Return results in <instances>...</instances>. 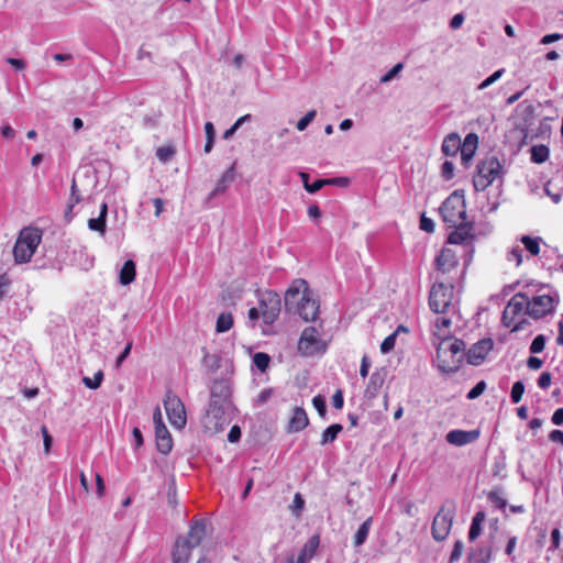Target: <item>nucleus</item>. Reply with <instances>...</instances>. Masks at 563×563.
Here are the masks:
<instances>
[{
  "label": "nucleus",
  "instance_id": "1",
  "mask_svg": "<svg viewBox=\"0 0 563 563\" xmlns=\"http://www.w3.org/2000/svg\"><path fill=\"white\" fill-rule=\"evenodd\" d=\"M465 357V343L456 338L443 336L437 346V367L445 374L455 373Z\"/></svg>",
  "mask_w": 563,
  "mask_h": 563
},
{
  "label": "nucleus",
  "instance_id": "2",
  "mask_svg": "<svg viewBox=\"0 0 563 563\" xmlns=\"http://www.w3.org/2000/svg\"><path fill=\"white\" fill-rule=\"evenodd\" d=\"M232 409L233 405L209 401L201 419L205 431L210 434L221 432L231 422Z\"/></svg>",
  "mask_w": 563,
  "mask_h": 563
},
{
  "label": "nucleus",
  "instance_id": "3",
  "mask_svg": "<svg viewBox=\"0 0 563 563\" xmlns=\"http://www.w3.org/2000/svg\"><path fill=\"white\" fill-rule=\"evenodd\" d=\"M504 176V167L495 156L482 159L476 166V173L473 177V186L476 191L485 190L496 179Z\"/></svg>",
  "mask_w": 563,
  "mask_h": 563
},
{
  "label": "nucleus",
  "instance_id": "4",
  "mask_svg": "<svg viewBox=\"0 0 563 563\" xmlns=\"http://www.w3.org/2000/svg\"><path fill=\"white\" fill-rule=\"evenodd\" d=\"M454 277H438L429 294V307L434 313H445L453 299Z\"/></svg>",
  "mask_w": 563,
  "mask_h": 563
},
{
  "label": "nucleus",
  "instance_id": "5",
  "mask_svg": "<svg viewBox=\"0 0 563 563\" xmlns=\"http://www.w3.org/2000/svg\"><path fill=\"white\" fill-rule=\"evenodd\" d=\"M442 220L449 225H459L466 220V203L463 191L455 190L441 205Z\"/></svg>",
  "mask_w": 563,
  "mask_h": 563
},
{
  "label": "nucleus",
  "instance_id": "6",
  "mask_svg": "<svg viewBox=\"0 0 563 563\" xmlns=\"http://www.w3.org/2000/svg\"><path fill=\"white\" fill-rule=\"evenodd\" d=\"M41 240L42 234L37 229L22 230L13 247L15 263H27L35 253Z\"/></svg>",
  "mask_w": 563,
  "mask_h": 563
},
{
  "label": "nucleus",
  "instance_id": "7",
  "mask_svg": "<svg viewBox=\"0 0 563 563\" xmlns=\"http://www.w3.org/2000/svg\"><path fill=\"white\" fill-rule=\"evenodd\" d=\"M454 518V507L443 505L433 518L431 532L437 541H443L448 538Z\"/></svg>",
  "mask_w": 563,
  "mask_h": 563
},
{
  "label": "nucleus",
  "instance_id": "8",
  "mask_svg": "<svg viewBox=\"0 0 563 563\" xmlns=\"http://www.w3.org/2000/svg\"><path fill=\"white\" fill-rule=\"evenodd\" d=\"M324 350L318 330L314 327L303 329L298 341V352L303 356H313Z\"/></svg>",
  "mask_w": 563,
  "mask_h": 563
},
{
  "label": "nucleus",
  "instance_id": "9",
  "mask_svg": "<svg viewBox=\"0 0 563 563\" xmlns=\"http://www.w3.org/2000/svg\"><path fill=\"white\" fill-rule=\"evenodd\" d=\"M282 302L280 297L273 290H267L260 296V310L261 316L266 324H272L276 321L280 313Z\"/></svg>",
  "mask_w": 563,
  "mask_h": 563
},
{
  "label": "nucleus",
  "instance_id": "10",
  "mask_svg": "<svg viewBox=\"0 0 563 563\" xmlns=\"http://www.w3.org/2000/svg\"><path fill=\"white\" fill-rule=\"evenodd\" d=\"M164 407L170 424L176 429H183L186 426L187 418L185 406L180 398L168 391L164 399Z\"/></svg>",
  "mask_w": 563,
  "mask_h": 563
},
{
  "label": "nucleus",
  "instance_id": "11",
  "mask_svg": "<svg viewBox=\"0 0 563 563\" xmlns=\"http://www.w3.org/2000/svg\"><path fill=\"white\" fill-rule=\"evenodd\" d=\"M554 309V298L550 295L534 296L531 300L528 298V316L534 319L552 313Z\"/></svg>",
  "mask_w": 563,
  "mask_h": 563
},
{
  "label": "nucleus",
  "instance_id": "12",
  "mask_svg": "<svg viewBox=\"0 0 563 563\" xmlns=\"http://www.w3.org/2000/svg\"><path fill=\"white\" fill-rule=\"evenodd\" d=\"M435 266L441 278L452 277L451 274L459 267V257L451 249H443L435 258Z\"/></svg>",
  "mask_w": 563,
  "mask_h": 563
},
{
  "label": "nucleus",
  "instance_id": "13",
  "mask_svg": "<svg viewBox=\"0 0 563 563\" xmlns=\"http://www.w3.org/2000/svg\"><path fill=\"white\" fill-rule=\"evenodd\" d=\"M232 384L228 378H217L210 385V400L232 405Z\"/></svg>",
  "mask_w": 563,
  "mask_h": 563
},
{
  "label": "nucleus",
  "instance_id": "14",
  "mask_svg": "<svg viewBox=\"0 0 563 563\" xmlns=\"http://www.w3.org/2000/svg\"><path fill=\"white\" fill-rule=\"evenodd\" d=\"M493 346L494 342L492 339L488 338L479 340L465 353L467 363L474 366L481 365Z\"/></svg>",
  "mask_w": 563,
  "mask_h": 563
},
{
  "label": "nucleus",
  "instance_id": "15",
  "mask_svg": "<svg viewBox=\"0 0 563 563\" xmlns=\"http://www.w3.org/2000/svg\"><path fill=\"white\" fill-rule=\"evenodd\" d=\"M478 437H479L478 430L464 431V430L455 429V430H451L450 432L446 433L445 440L448 441V443H450L452 445L463 446L468 443L475 442L478 439Z\"/></svg>",
  "mask_w": 563,
  "mask_h": 563
},
{
  "label": "nucleus",
  "instance_id": "16",
  "mask_svg": "<svg viewBox=\"0 0 563 563\" xmlns=\"http://www.w3.org/2000/svg\"><path fill=\"white\" fill-rule=\"evenodd\" d=\"M297 311L305 321H313L319 313V303L314 299H311L309 294H302L297 306Z\"/></svg>",
  "mask_w": 563,
  "mask_h": 563
},
{
  "label": "nucleus",
  "instance_id": "17",
  "mask_svg": "<svg viewBox=\"0 0 563 563\" xmlns=\"http://www.w3.org/2000/svg\"><path fill=\"white\" fill-rule=\"evenodd\" d=\"M320 545L319 534H313L301 548L296 563H308L316 554ZM286 563H295L294 556L287 559Z\"/></svg>",
  "mask_w": 563,
  "mask_h": 563
},
{
  "label": "nucleus",
  "instance_id": "18",
  "mask_svg": "<svg viewBox=\"0 0 563 563\" xmlns=\"http://www.w3.org/2000/svg\"><path fill=\"white\" fill-rule=\"evenodd\" d=\"M206 528L207 526L203 520L194 521L189 527L186 538L181 539L183 543L192 549L197 548L206 537Z\"/></svg>",
  "mask_w": 563,
  "mask_h": 563
},
{
  "label": "nucleus",
  "instance_id": "19",
  "mask_svg": "<svg viewBox=\"0 0 563 563\" xmlns=\"http://www.w3.org/2000/svg\"><path fill=\"white\" fill-rule=\"evenodd\" d=\"M450 228L454 229L448 236V242L451 244H463L473 236V224L466 220L459 225H451Z\"/></svg>",
  "mask_w": 563,
  "mask_h": 563
},
{
  "label": "nucleus",
  "instance_id": "20",
  "mask_svg": "<svg viewBox=\"0 0 563 563\" xmlns=\"http://www.w3.org/2000/svg\"><path fill=\"white\" fill-rule=\"evenodd\" d=\"M309 423L307 412L301 407H295L292 415L288 421L287 431L289 433H296L303 430Z\"/></svg>",
  "mask_w": 563,
  "mask_h": 563
},
{
  "label": "nucleus",
  "instance_id": "21",
  "mask_svg": "<svg viewBox=\"0 0 563 563\" xmlns=\"http://www.w3.org/2000/svg\"><path fill=\"white\" fill-rule=\"evenodd\" d=\"M478 144V136L475 133H470L465 136L463 144H461V159L462 163L467 166V164L474 157L475 151Z\"/></svg>",
  "mask_w": 563,
  "mask_h": 563
},
{
  "label": "nucleus",
  "instance_id": "22",
  "mask_svg": "<svg viewBox=\"0 0 563 563\" xmlns=\"http://www.w3.org/2000/svg\"><path fill=\"white\" fill-rule=\"evenodd\" d=\"M157 450L163 454H168L173 448V440L165 424H159L155 429Z\"/></svg>",
  "mask_w": 563,
  "mask_h": 563
},
{
  "label": "nucleus",
  "instance_id": "23",
  "mask_svg": "<svg viewBox=\"0 0 563 563\" xmlns=\"http://www.w3.org/2000/svg\"><path fill=\"white\" fill-rule=\"evenodd\" d=\"M510 312L517 313V316L523 312L528 314V296L522 292L514 295L507 303V313Z\"/></svg>",
  "mask_w": 563,
  "mask_h": 563
},
{
  "label": "nucleus",
  "instance_id": "24",
  "mask_svg": "<svg viewBox=\"0 0 563 563\" xmlns=\"http://www.w3.org/2000/svg\"><path fill=\"white\" fill-rule=\"evenodd\" d=\"M192 548L183 543L181 538L177 539L172 552V563H188Z\"/></svg>",
  "mask_w": 563,
  "mask_h": 563
},
{
  "label": "nucleus",
  "instance_id": "25",
  "mask_svg": "<svg viewBox=\"0 0 563 563\" xmlns=\"http://www.w3.org/2000/svg\"><path fill=\"white\" fill-rule=\"evenodd\" d=\"M461 147V137L457 133H450L442 142V153L446 156H455Z\"/></svg>",
  "mask_w": 563,
  "mask_h": 563
},
{
  "label": "nucleus",
  "instance_id": "26",
  "mask_svg": "<svg viewBox=\"0 0 563 563\" xmlns=\"http://www.w3.org/2000/svg\"><path fill=\"white\" fill-rule=\"evenodd\" d=\"M384 380V375L379 371L373 372L365 388V396L371 399L375 398L383 387Z\"/></svg>",
  "mask_w": 563,
  "mask_h": 563
},
{
  "label": "nucleus",
  "instance_id": "27",
  "mask_svg": "<svg viewBox=\"0 0 563 563\" xmlns=\"http://www.w3.org/2000/svg\"><path fill=\"white\" fill-rule=\"evenodd\" d=\"M234 177H235V174H234V166H231L229 169H227L221 178L218 180L214 189L210 192L209 195V199L211 198H214L217 195L219 194H223L228 187L230 186V184L233 183L234 180Z\"/></svg>",
  "mask_w": 563,
  "mask_h": 563
},
{
  "label": "nucleus",
  "instance_id": "28",
  "mask_svg": "<svg viewBox=\"0 0 563 563\" xmlns=\"http://www.w3.org/2000/svg\"><path fill=\"white\" fill-rule=\"evenodd\" d=\"M301 288H303V294H309L306 280L296 279L285 294V303L287 307L299 296Z\"/></svg>",
  "mask_w": 563,
  "mask_h": 563
},
{
  "label": "nucleus",
  "instance_id": "29",
  "mask_svg": "<svg viewBox=\"0 0 563 563\" xmlns=\"http://www.w3.org/2000/svg\"><path fill=\"white\" fill-rule=\"evenodd\" d=\"M135 278V263L132 260H128L119 274V282L121 285L126 286L131 284Z\"/></svg>",
  "mask_w": 563,
  "mask_h": 563
},
{
  "label": "nucleus",
  "instance_id": "30",
  "mask_svg": "<svg viewBox=\"0 0 563 563\" xmlns=\"http://www.w3.org/2000/svg\"><path fill=\"white\" fill-rule=\"evenodd\" d=\"M486 515L484 511H477L473 519L468 531L470 541H475L482 533V525L485 521Z\"/></svg>",
  "mask_w": 563,
  "mask_h": 563
},
{
  "label": "nucleus",
  "instance_id": "31",
  "mask_svg": "<svg viewBox=\"0 0 563 563\" xmlns=\"http://www.w3.org/2000/svg\"><path fill=\"white\" fill-rule=\"evenodd\" d=\"M372 523H373V518L369 517L358 527L357 531L354 534L353 542H354L355 547H361L365 543V541L368 537Z\"/></svg>",
  "mask_w": 563,
  "mask_h": 563
},
{
  "label": "nucleus",
  "instance_id": "32",
  "mask_svg": "<svg viewBox=\"0 0 563 563\" xmlns=\"http://www.w3.org/2000/svg\"><path fill=\"white\" fill-rule=\"evenodd\" d=\"M202 365L208 373L217 372L221 366V356L219 354H210L203 349Z\"/></svg>",
  "mask_w": 563,
  "mask_h": 563
},
{
  "label": "nucleus",
  "instance_id": "33",
  "mask_svg": "<svg viewBox=\"0 0 563 563\" xmlns=\"http://www.w3.org/2000/svg\"><path fill=\"white\" fill-rule=\"evenodd\" d=\"M343 430L342 424L333 423L329 426L321 434V445H325L332 443L339 435V433Z\"/></svg>",
  "mask_w": 563,
  "mask_h": 563
},
{
  "label": "nucleus",
  "instance_id": "34",
  "mask_svg": "<svg viewBox=\"0 0 563 563\" xmlns=\"http://www.w3.org/2000/svg\"><path fill=\"white\" fill-rule=\"evenodd\" d=\"M531 152V162L536 164H542L549 158V147L540 144V145H533L530 150Z\"/></svg>",
  "mask_w": 563,
  "mask_h": 563
},
{
  "label": "nucleus",
  "instance_id": "35",
  "mask_svg": "<svg viewBox=\"0 0 563 563\" xmlns=\"http://www.w3.org/2000/svg\"><path fill=\"white\" fill-rule=\"evenodd\" d=\"M233 327V317L230 312H222L216 323V331L218 333H224Z\"/></svg>",
  "mask_w": 563,
  "mask_h": 563
},
{
  "label": "nucleus",
  "instance_id": "36",
  "mask_svg": "<svg viewBox=\"0 0 563 563\" xmlns=\"http://www.w3.org/2000/svg\"><path fill=\"white\" fill-rule=\"evenodd\" d=\"M521 242L525 245L526 250L531 255H538L540 253V242L541 238H531L529 235L521 236Z\"/></svg>",
  "mask_w": 563,
  "mask_h": 563
},
{
  "label": "nucleus",
  "instance_id": "37",
  "mask_svg": "<svg viewBox=\"0 0 563 563\" xmlns=\"http://www.w3.org/2000/svg\"><path fill=\"white\" fill-rule=\"evenodd\" d=\"M88 228L91 231L98 232L101 236L106 234L107 231V219L98 216L97 218H92L88 220Z\"/></svg>",
  "mask_w": 563,
  "mask_h": 563
},
{
  "label": "nucleus",
  "instance_id": "38",
  "mask_svg": "<svg viewBox=\"0 0 563 563\" xmlns=\"http://www.w3.org/2000/svg\"><path fill=\"white\" fill-rule=\"evenodd\" d=\"M269 362H271V357L266 353L258 352V353H255L253 356V364L261 372H265L267 369Z\"/></svg>",
  "mask_w": 563,
  "mask_h": 563
},
{
  "label": "nucleus",
  "instance_id": "39",
  "mask_svg": "<svg viewBox=\"0 0 563 563\" xmlns=\"http://www.w3.org/2000/svg\"><path fill=\"white\" fill-rule=\"evenodd\" d=\"M102 380H103V372L102 371L96 372L92 378L87 377V376L82 378L84 385L89 389H97L101 385Z\"/></svg>",
  "mask_w": 563,
  "mask_h": 563
},
{
  "label": "nucleus",
  "instance_id": "40",
  "mask_svg": "<svg viewBox=\"0 0 563 563\" xmlns=\"http://www.w3.org/2000/svg\"><path fill=\"white\" fill-rule=\"evenodd\" d=\"M517 317H518L517 313H511V312L507 313V307H506L503 312L501 321L506 327H508V328L511 327L512 331H519L521 329V325H520V322H517V323L515 322Z\"/></svg>",
  "mask_w": 563,
  "mask_h": 563
},
{
  "label": "nucleus",
  "instance_id": "41",
  "mask_svg": "<svg viewBox=\"0 0 563 563\" xmlns=\"http://www.w3.org/2000/svg\"><path fill=\"white\" fill-rule=\"evenodd\" d=\"M547 338L543 334H538L531 342L529 351L532 354L541 353L544 350Z\"/></svg>",
  "mask_w": 563,
  "mask_h": 563
},
{
  "label": "nucleus",
  "instance_id": "42",
  "mask_svg": "<svg viewBox=\"0 0 563 563\" xmlns=\"http://www.w3.org/2000/svg\"><path fill=\"white\" fill-rule=\"evenodd\" d=\"M525 393V385L521 380L514 383L510 391V399L514 404H518Z\"/></svg>",
  "mask_w": 563,
  "mask_h": 563
},
{
  "label": "nucleus",
  "instance_id": "43",
  "mask_svg": "<svg viewBox=\"0 0 563 563\" xmlns=\"http://www.w3.org/2000/svg\"><path fill=\"white\" fill-rule=\"evenodd\" d=\"M505 73V69L504 68H500V69H497L496 71H494L489 77H487L485 80H483L478 86H477V89L478 90H484L486 89L487 87H489L490 85H493L494 82H496L498 79L501 78V76L504 75Z\"/></svg>",
  "mask_w": 563,
  "mask_h": 563
},
{
  "label": "nucleus",
  "instance_id": "44",
  "mask_svg": "<svg viewBox=\"0 0 563 563\" xmlns=\"http://www.w3.org/2000/svg\"><path fill=\"white\" fill-rule=\"evenodd\" d=\"M396 338H397V331H395L394 333L389 334L388 336H386L384 339V341L380 344V352L383 354L389 353L395 347Z\"/></svg>",
  "mask_w": 563,
  "mask_h": 563
},
{
  "label": "nucleus",
  "instance_id": "45",
  "mask_svg": "<svg viewBox=\"0 0 563 563\" xmlns=\"http://www.w3.org/2000/svg\"><path fill=\"white\" fill-rule=\"evenodd\" d=\"M175 155V150L172 146H162L156 151V157L163 162H168Z\"/></svg>",
  "mask_w": 563,
  "mask_h": 563
},
{
  "label": "nucleus",
  "instance_id": "46",
  "mask_svg": "<svg viewBox=\"0 0 563 563\" xmlns=\"http://www.w3.org/2000/svg\"><path fill=\"white\" fill-rule=\"evenodd\" d=\"M317 115L316 110H309L298 122H297V129L299 131H305L307 126L313 121V119Z\"/></svg>",
  "mask_w": 563,
  "mask_h": 563
},
{
  "label": "nucleus",
  "instance_id": "47",
  "mask_svg": "<svg viewBox=\"0 0 563 563\" xmlns=\"http://www.w3.org/2000/svg\"><path fill=\"white\" fill-rule=\"evenodd\" d=\"M81 200L79 190L77 188L76 181L73 180L70 186V196H69V205H68V211L71 212L75 205L79 203Z\"/></svg>",
  "mask_w": 563,
  "mask_h": 563
},
{
  "label": "nucleus",
  "instance_id": "48",
  "mask_svg": "<svg viewBox=\"0 0 563 563\" xmlns=\"http://www.w3.org/2000/svg\"><path fill=\"white\" fill-rule=\"evenodd\" d=\"M487 498L496 508L504 509L507 506V500L497 492H489Z\"/></svg>",
  "mask_w": 563,
  "mask_h": 563
},
{
  "label": "nucleus",
  "instance_id": "49",
  "mask_svg": "<svg viewBox=\"0 0 563 563\" xmlns=\"http://www.w3.org/2000/svg\"><path fill=\"white\" fill-rule=\"evenodd\" d=\"M454 164L451 161H445L441 166V176L445 180H451L454 177Z\"/></svg>",
  "mask_w": 563,
  "mask_h": 563
},
{
  "label": "nucleus",
  "instance_id": "50",
  "mask_svg": "<svg viewBox=\"0 0 563 563\" xmlns=\"http://www.w3.org/2000/svg\"><path fill=\"white\" fill-rule=\"evenodd\" d=\"M451 325V319L450 318H438L437 321H435V328H437V331L434 332V334L437 336H445V333L443 332L442 333V330H446Z\"/></svg>",
  "mask_w": 563,
  "mask_h": 563
},
{
  "label": "nucleus",
  "instance_id": "51",
  "mask_svg": "<svg viewBox=\"0 0 563 563\" xmlns=\"http://www.w3.org/2000/svg\"><path fill=\"white\" fill-rule=\"evenodd\" d=\"M312 405L321 417L327 413L325 400L321 395H317L312 398Z\"/></svg>",
  "mask_w": 563,
  "mask_h": 563
},
{
  "label": "nucleus",
  "instance_id": "52",
  "mask_svg": "<svg viewBox=\"0 0 563 563\" xmlns=\"http://www.w3.org/2000/svg\"><path fill=\"white\" fill-rule=\"evenodd\" d=\"M486 388V383L484 380L478 382L466 395L467 399H476L479 397Z\"/></svg>",
  "mask_w": 563,
  "mask_h": 563
},
{
  "label": "nucleus",
  "instance_id": "53",
  "mask_svg": "<svg viewBox=\"0 0 563 563\" xmlns=\"http://www.w3.org/2000/svg\"><path fill=\"white\" fill-rule=\"evenodd\" d=\"M507 260L519 266L522 262V249L520 246L512 247L507 255Z\"/></svg>",
  "mask_w": 563,
  "mask_h": 563
},
{
  "label": "nucleus",
  "instance_id": "54",
  "mask_svg": "<svg viewBox=\"0 0 563 563\" xmlns=\"http://www.w3.org/2000/svg\"><path fill=\"white\" fill-rule=\"evenodd\" d=\"M402 64L398 63L390 70H388L384 76L380 77V82L386 84L394 79L398 73L402 69Z\"/></svg>",
  "mask_w": 563,
  "mask_h": 563
},
{
  "label": "nucleus",
  "instance_id": "55",
  "mask_svg": "<svg viewBox=\"0 0 563 563\" xmlns=\"http://www.w3.org/2000/svg\"><path fill=\"white\" fill-rule=\"evenodd\" d=\"M463 549H464L463 542L460 540L455 541V543L453 545V550L451 552L450 563H453L461 558V555L463 553Z\"/></svg>",
  "mask_w": 563,
  "mask_h": 563
},
{
  "label": "nucleus",
  "instance_id": "56",
  "mask_svg": "<svg viewBox=\"0 0 563 563\" xmlns=\"http://www.w3.org/2000/svg\"><path fill=\"white\" fill-rule=\"evenodd\" d=\"M420 229L424 232L432 233L434 231L433 220L422 214L420 219Z\"/></svg>",
  "mask_w": 563,
  "mask_h": 563
},
{
  "label": "nucleus",
  "instance_id": "57",
  "mask_svg": "<svg viewBox=\"0 0 563 563\" xmlns=\"http://www.w3.org/2000/svg\"><path fill=\"white\" fill-rule=\"evenodd\" d=\"M327 185H328V179H317L312 184L306 185V190L309 194H316L317 191H319L321 188H323Z\"/></svg>",
  "mask_w": 563,
  "mask_h": 563
},
{
  "label": "nucleus",
  "instance_id": "58",
  "mask_svg": "<svg viewBox=\"0 0 563 563\" xmlns=\"http://www.w3.org/2000/svg\"><path fill=\"white\" fill-rule=\"evenodd\" d=\"M551 382H552L551 373H549V372H543V373H541V375H540V376H539V378H538V386H539L541 389H547V388H549V387H550Z\"/></svg>",
  "mask_w": 563,
  "mask_h": 563
},
{
  "label": "nucleus",
  "instance_id": "59",
  "mask_svg": "<svg viewBox=\"0 0 563 563\" xmlns=\"http://www.w3.org/2000/svg\"><path fill=\"white\" fill-rule=\"evenodd\" d=\"M132 345H133L132 341H129L126 343L125 347L123 349V351L120 353V355L115 360L117 367H120L121 364L123 363V361L129 356V354L131 353V350H132Z\"/></svg>",
  "mask_w": 563,
  "mask_h": 563
},
{
  "label": "nucleus",
  "instance_id": "60",
  "mask_svg": "<svg viewBox=\"0 0 563 563\" xmlns=\"http://www.w3.org/2000/svg\"><path fill=\"white\" fill-rule=\"evenodd\" d=\"M303 505H305V500L302 498V496L297 493L294 497V500H292V511L296 514V515H299L301 512V510L303 509Z\"/></svg>",
  "mask_w": 563,
  "mask_h": 563
},
{
  "label": "nucleus",
  "instance_id": "61",
  "mask_svg": "<svg viewBox=\"0 0 563 563\" xmlns=\"http://www.w3.org/2000/svg\"><path fill=\"white\" fill-rule=\"evenodd\" d=\"M10 284L11 280L7 274H0V300L5 296Z\"/></svg>",
  "mask_w": 563,
  "mask_h": 563
},
{
  "label": "nucleus",
  "instance_id": "62",
  "mask_svg": "<svg viewBox=\"0 0 563 563\" xmlns=\"http://www.w3.org/2000/svg\"><path fill=\"white\" fill-rule=\"evenodd\" d=\"M241 434H242L241 428L238 424H234L230 429L229 434H228L229 442L235 443V442L240 441Z\"/></svg>",
  "mask_w": 563,
  "mask_h": 563
},
{
  "label": "nucleus",
  "instance_id": "63",
  "mask_svg": "<svg viewBox=\"0 0 563 563\" xmlns=\"http://www.w3.org/2000/svg\"><path fill=\"white\" fill-rule=\"evenodd\" d=\"M543 365V361L537 356H530L527 360V366L529 369L537 371L540 369Z\"/></svg>",
  "mask_w": 563,
  "mask_h": 563
},
{
  "label": "nucleus",
  "instance_id": "64",
  "mask_svg": "<svg viewBox=\"0 0 563 563\" xmlns=\"http://www.w3.org/2000/svg\"><path fill=\"white\" fill-rule=\"evenodd\" d=\"M549 440L555 443H560L563 446V431L555 429L549 433Z\"/></svg>",
  "mask_w": 563,
  "mask_h": 563
}]
</instances>
